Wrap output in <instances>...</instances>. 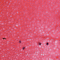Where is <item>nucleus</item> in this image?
<instances>
[{"label": "nucleus", "instance_id": "f257e3e1", "mask_svg": "<svg viewBox=\"0 0 60 60\" xmlns=\"http://www.w3.org/2000/svg\"><path fill=\"white\" fill-rule=\"evenodd\" d=\"M3 38V39H4V40H5L6 39L5 38Z\"/></svg>", "mask_w": 60, "mask_h": 60}, {"label": "nucleus", "instance_id": "f03ea898", "mask_svg": "<svg viewBox=\"0 0 60 60\" xmlns=\"http://www.w3.org/2000/svg\"><path fill=\"white\" fill-rule=\"evenodd\" d=\"M25 49V47H23V48H22V49Z\"/></svg>", "mask_w": 60, "mask_h": 60}, {"label": "nucleus", "instance_id": "20e7f679", "mask_svg": "<svg viewBox=\"0 0 60 60\" xmlns=\"http://www.w3.org/2000/svg\"><path fill=\"white\" fill-rule=\"evenodd\" d=\"M39 45H41V43H39Z\"/></svg>", "mask_w": 60, "mask_h": 60}, {"label": "nucleus", "instance_id": "39448f33", "mask_svg": "<svg viewBox=\"0 0 60 60\" xmlns=\"http://www.w3.org/2000/svg\"><path fill=\"white\" fill-rule=\"evenodd\" d=\"M19 43H21V41H19Z\"/></svg>", "mask_w": 60, "mask_h": 60}, {"label": "nucleus", "instance_id": "7ed1b4c3", "mask_svg": "<svg viewBox=\"0 0 60 60\" xmlns=\"http://www.w3.org/2000/svg\"><path fill=\"white\" fill-rule=\"evenodd\" d=\"M46 44L47 45H48V44H49V43H47Z\"/></svg>", "mask_w": 60, "mask_h": 60}]
</instances>
